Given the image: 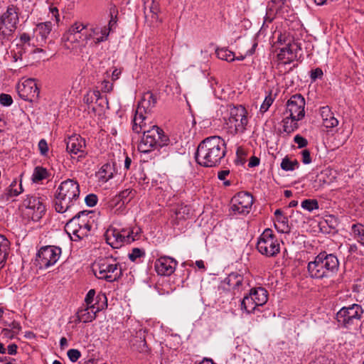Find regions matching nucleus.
<instances>
[{
	"mask_svg": "<svg viewBox=\"0 0 364 364\" xmlns=\"http://www.w3.org/2000/svg\"><path fill=\"white\" fill-rule=\"evenodd\" d=\"M100 311L99 307L96 308L95 305H91L79 309L77 312V317L78 321L81 322L89 323L95 319L96 314Z\"/></svg>",
	"mask_w": 364,
	"mask_h": 364,
	"instance_id": "obj_22",
	"label": "nucleus"
},
{
	"mask_svg": "<svg viewBox=\"0 0 364 364\" xmlns=\"http://www.w3.org/2000/svg\"><path fill=\"white\" fill-rule=\"evenodd\" d=\"M22 207L26 208V214L35 221L41 219L46 211L42 199L36 196H27L22 203Z\"/></svg>",
	"mask_w": 364,
	"mask_h": 364,
	"instance_id": "obj_12",
	"label": "nucleus"
},
{
	"mask_svg": "<svg viewBox=\"0 0 364 364\" xmlns=\"http://www.w3.org/2000/svg\"><path fill=\"white\" fill-rule=\"evenodd\" d=\"M338 124V120L334 117L333 114L323 122V125L326 128H333L337 127Z\"/></svg>",
	"mask_w": 364,
	"mask_h": 364,
	"instance_id": "obj_45",
	"label": "nucleus"
},
{
	"mask_svg": "<svg viewBox=\"0 0 364 364\" xmlns=\"http://www.w3.org/2000/svg\"><path fill=\"white\" fill-rule=\"evenodd\" d=\"M175 214L177 219L185 220L188 217L190 214V208L186 205L180 206L178 208H176Z\"/></svg>",
	"mask_w": 364,
	"mask_h": 364,
	"instance_id": "obj_40",
	"label": "nucleus"
},
{
	"mask_svg": "<svg viewBox=\"0 0 364 364\" xmlns=\"http://www.w3.org/2000/svg\"><path fill=\"white\" fill-rule=\"evenodd\" d=\"M229 174H230L229 170H222V171H218V178L220 181H225L226 176H228Z\"/></svg>",
	"mask_w": 364,
	"mask_h": 364,
	"instance_id": "obj_63",
	"label": "nucleus"
},
{
	"mask_svg": "<svg viewBox=\"0 0 364 364\" xmlns=\"http://www.w3.org/2000/svg\"><path fill=\"white\" fill-rule=\"evenodd\" d=\"M67 355L70 360L73 363L76 362L81 356L80 352L77 349H70Z\"/></svg>",
	"mask_w": 364,
	"mask_h": 364,
	"instance_id": "obj_48",
	"label": "nucleus"
},
{
	"mask_svg": "<svg viewBox=\"0 0 364 364\" xmlns=\"http://www.w3.org/2000/svg\"><path fill=\"white\" fill-rule=\"evenodd\" d=\"M299 120L292 119L289 115L282 119L283 130L287 134H291L299 128L298 122Z\"/></svg>",
	"mask_w": 364,
	"mask_h": 364,
	"instance_id": "obj_30",
	"label": "nucleus"
},
{
	"mask_svg": "<svg viewBox=\"0 0 364 364\" xmlns=\"http://www.w3.org/2000/svg\"><path fill=\"white\" fill-rule=\"evenodd\" d=\"M85 35V40L86 42L88 40H92L95 45H97L101 42L105 41L109 36V31L107 26L99 27L96 26L91 28L89 31H86L82 33Z\"/></svg>",
	"mask_w": 364,
	"mask_h": 364,
	"instance_id": "obj_20",
	"label": "nucleus"
},
{
	"mask_svg": "<svg viewBox=\"0 0 364 364\" xmlns=\"http://www.w3.org/2000/svg\"><path fill=\"white\" fill-rule=\"evenodd\" d=\"M53 26L50 21H46L44 23H41L37 25L35 33L36 34V37L39 36L41 37V41H45L48 35L50 34L52 30Z\"/></svg>",
	"mask_w": 364,
	"mask_h": 364,
	"instance_id": "obj_27",
	"label": "nucleus"
},
{
	"mask_svg": "<svg viewBox=\"0 0 364 364\" xmlns=\"http://www.w3.org/2000/svg\"><path fill=\"white\" fill-rule=\"evenodd\" d=\"M38 149L42 155L45 156L48 151V144L45 139H41L38 142Z\"/></svg>",
	"mask_w": 364,
	"mask_h": 364,
	"instance_id": "obj_56",
	"label": "nucleus"
},
{
	"mask_svg": "<svg viewBox=\"0 0 364 364\" xmlns=\"http://www.w3.org/2000/svg\"><path fill=\"white\" fill-rule=\"evenodd\" d=\"M277 220L281 225L280 231L282 232H289L290 228L288 225V218L287 217H285V216L279 217V218H277Z\"/></svg>",
	"mask_w": 364,
	"mask_h": 364,
	"instance_id": "obj_44",
	"label": "nucleus"
},
{
	"mask_svg": "<svg viewBox=\"0 0 364 364\" xmlns=\"http://www.w3.org/2000/svg\"><path fill=\"white\" fill-rule=\"evenodd\" d=\"M86 29V26L80 23H75L69 28L67 33L63 36V39L70 40L72 37L75 38L77 36L79 38L81 37L80 34Z\"/></svg>",
	"mask_w": 364,
	"mask_h": 364,
	"instance_id": "obj_29",
	"label": "nucleus"
},
{
	"mask_svg": "<svg viewBox=\"0 0 364 364\" xmlns=\"http://www.w3.org/2000/svg\"><path fill=\"white\" fill-rule=\"evenodd\" d=\"M135 191L132 189L127 188L122 191H121L118 197L119 200L122 201V204L129 203L132 198H133L135 196Z\"/></svg>",
	"mask_w": 364,
	"mask_h": 364,
	"instance_id": "obj_37",
	"label": "nucleus"
},
{
	"mask_svg": "<svg viewBox=\"0 0 364 364\" xmlns=\"http://www.w3.org/2000/svg\"><path fill=\"white\" fill-rule=\"evenodd\" d=\"M9 245V241L4 235H0V264H2L6 259Z\"/></svg>",
	"mask_w": 364,
	"mask_h": 364,
	"instance_id": "obj_32",
	"label": "nucleus"
},
{
	"mask_svg": "<svg viewBox=\"0 0 364 364\" xmlns=\"http://www.w3.org/2000/svg\"><path fill=\"white\" fill-rule=\"evenodd\" d=\"M132 229L109 227L105 232V239L112 248H119L124 244H130L136 240Z\"/></svg>",
	"mask_w": 364,
	"mask_h": 364,
	"instance_id": "obj_9",
	"label": "nucleus"
},
{
	"mask_svg": "<svg viewBox=\"0 0 364 364\" xmlns=\"http://www.w3.org/2000/svg\"><path fill=\"white\" fill-rule=\"evenodd\" d=\"M17 91L19 97L26 101L33 102L38 99L39 88L36 80L28 78L17 85Z\"/></svg>",
	"mask_w": 364,
	"mask_h": 364,
	"instance_id": "obj_16",
	"label": "nucleus"
},
{
	"mask_svg": "<svg viewBox=\"0 0 364 364\" xmlns=\"http://www.w3.org/2000/svg\"><path fill=\"white\" fill-rule=\"evenodd\" d=\"M339 260L333 254L321 252L309 262L307 271L311 278L318 280L333 278L339 270Z\"/></svg>",
	"mask_w": 364,
	"mask_h": 364,
	"instance_id": "obj_2",
	"label": "nucleus"
},
{
	"mask_svg": "<svg viewBox=\"0 0 364 364\" xmlns=\"http://www.w3.org/2000/svg\"><path fill=\"white\" fill-rule=\"evenodd\" d=\"M17 186H18V183L16 180L12 181V183L9 186V188L7 191H8L7 194L9 196H11H11H17L22 192L23 188H22L21 183H20L18 184V187H17Z\"/></svg>",
	"mask_w": 364,
	"mask_h": 364,
	"instance_id": "obj_39",
	"label": "nucleus"
},
{
	"mask_svg": "<svg viewBox=\"0 0 364 364\" xmlns=\"http://www.w3.org/2000/svg\"><path fill=\"white\" fill-rule=\"evenodd\" d=\"M85 141L78 134H74L66 140V149L70 154H80L79 157L85 156Z\"/></svg>",
	"mask_w": 364,
	"mask_h": 364,
	"instance_id": "obj_19",
	"label": "nucleus"
},
{
	"mask_svg": "<svg viewBox=\"0 0 364 364\" xmlns=\"http://www.w3.org/2000/svg\"><path fill=\"white\" fill-rule=\"evenodd\" d=\"M259 161H260L259 158L253 156L250 159L248 166L250 168L255 167L259 164Z\"/></svg>",
	"mask_w": 364,
	"mask_h": 364,
	"instance_id": "obj_62",
	"label": "nucleus"
},
{
	"mask_svg": "<svg viewBox=\"0 0 364 364\" xmlns=\"http://www.w3.org/2000/svg\"><path fill=\"white\" fill-rule=\"evenodd\" d=\"M85 202L87 206L93 207L97 203V197L95 194H89L85 197Z\"/></svg>",
	"mask_w": 364,
	"mask_h": 364,
	"instance_id": "obj_52",
	"label": "nucleus"
},
{
	"mask_svg": "<svg viewBox=\"0 0 364 364\" xmlns=\"http://www.w3.org/2000/svg\"><path fill=\"white\" fill-rule=\"evenodd\" d=\"M144 112H142L141 116L140 114H138L137 109H136L135 114L133 119V124H132V130L137 134L141 133V132L146 131L144 129L145 123L144 122L146 119V116L144 115Z\"/></svg>",
	"mask_w": 364,
	"mask_h": 364,
	"instance_id": "obj_28",
	"label": "nucleus"
},
{
	"mask_svg": "<svg viewBox=\"0 0 364 364\" xmlns=\"http://www.w3.org/2000/svg\"><path fill=\"white\" fill-rule=\"evenodd\" d=\"M252 204L253 196L248 192H239L231 199V209L235 213H249Z\"/></svg>",
	"mask_w": 364,
	"mask_h": 364,
	"instance_id": "obj_14",
	"label": "nucleus"
},
{
	"mask_svg": "<svg viewBox=\"0 0 364 364\" xmlns=\"http://www.w3.org/2000/svg\"><path fill=\"white\" fill-rule=\"evenodd\" d=\"M116 13H117V11H115L114 9H112L110 11L111 19L109 21L108 27H107V28L109 31V33L111 31H112L116 26L117 21Z\"/></svg>",
	"mask_w": 364,
	"mask_h": 364,
	"instance_id": "obj_46",
	"label": "nucleus"
},
{
	"mask_svg": "<svg viewBox=\"0 0 364 364\" xmlns=\"http://www.w3.org/2000/svg\"><path fill=\"white\" fill-rule=\"evenodd\" d=\"M92 271L97 279L108 282H115L122 276L120 265L112 258H100L94 263Z\"/></svg>",
	"mask_w": 364,
	"mask_h": 364,
	"instance_id": "obj_5",
	"label": "nucleus"
},
{
	"mask_svg": "<svg viewBox=\"0 0 364 364\" xmlns=\"http://www.w3.org/2000/svg\"><path fill=\"white\" fill-rule=\"evenodd\" d=\"M216 55L218 58L226 60L228 62H232L235 60V54L233 52L227 48H220L216 50Z\"/></svg>",
	"mask_w": 364,
	"mask_h": 364,
	"instance_id": "obj_36",
	"label": "nucleus"
},
{
	"mask_svg": "<svg viewBox=\"0 0 364 364\" xmlns=\"http://www.w3.org/2000/svg\"><path fill=\"white\" fill-rule=\"evenodd\" d=\"M353 230L354 233L358 235L360 243L364 245V225H353Z\"/></svg>",
	"mask_w": 364,
	"mask_h": 364,
	"instance_id": "obj_43",
	"label": "nucleus"
},
{
	"mask_svg": "<svg viewBox=\"0 0 364 364\" xmlns=\"http://www.w3.org/2000/svg\"><path fill=\"white\" fill-rule=\"evenodd\" d=\"M274 100V99L273 98L272 93H269L267 96H266L263 103L260 106V112H266L269 109V107L272 105Z\"/></svg>",
	"mask_w": 364,
	"mask_h": 364,
	"instance_id": "obj_42",
	"label": "nucleus"
},
{
	"mask_svg": "<svg viewBox=\"0 0 364 364\" xmlns=\"http://www.w3.org/2000/svg\"><path fill=\"white\" fill-rule=\"evenodd\" d=\"M363 310L359 304H352L348 307H343L336 314V319L339 323L348 327L353 323L354 320L361 318Z\"/></svg>",
	"mask_w": 364,
	"mask_h": 364,
	"instance_id": "obj_10",
	"label": "nucleus"
},
{
	"mask_svg": "<svg viewBox=\"0 0 364 364\" xmlns=\"http://www.w3.org/2000/svg\"><path fill=\"white\" fill-rule=\"evenodd\" d=\"M252 298L256 304L263 306L268 300L267 291L263 287L254 288L250 290Z\"/></svg>",
	"mask_w": 364,
	"mask_h": 364,
	"instance_id": "obj_24",
	"label": "nucleus"
},
{
	"mask_svg": "<svg viewBox=\"0 0 364 364\" xmlns=\"http://www.w3.org/2000/svg\"><path fill=\"white\" fill-rule=\"evenodd\" d=\"M90 213L92 212L89 210L80 211L65 224V230L72 240L77 241L88 236L92 228L90 218H88Z\"/></svg>",
	"mask_w": 364,
	"mask_h": 364,
	"instance_id": "obj_4",
	"label": "nucleus"
},
{
	"mask_svg": "<svg viewBox=\"0 0 364 364\" xmlns=\"http://www.w3.org/2000/svg\"><path fill=\"white\" fill-rule=\"evenodd\" d=\"M294 141L298 145L299 149L304 148L308 145L307 139L299 134L294 136Z\"/></svg>",
	"mask_w": 364,
	"mask_h": 364,
	"instance_id": "obj_49",
	"label": "nucleus"
},
{
	"mask_svg": "<svg viewBox=\"0 0 364 364\" xmlns=\"http://www.w3.org/2000/svg\"><path fill=\"white\" fill-rule=\"evenodd\" d=\"M226 154V144L218 136H209L198 146L195 158L198 164L204 167L218 165Z\"/></svg>",
	"mask_w": 364,
	"mask_h": 364,
	"instance_id": "obj_1",
	"label": "nucleus"
},
{
	"mask_svg": "<svg viewBox=\"0 0 364 364\" xmlns=\"http://www.w3.org/2000/svg\"><path fill=\"white\" fill-rule=\"evenodd\" d=\"M288 11L289 6L287 4V0H271L268 3L264 21L271 23L276 15L283 16Z\"/></svg>",
	"mask_w": 364,
	"mask_h": 364,
	"instance_id": "obj_18",
	"label": "nucleus"
},
{
	"mask_svg": "<svg viewBox=\"0 0 364 364\" xmlns=\"http://www.w3.org/2000/svg\"><path fill=\"white\" fill-rule=\"evenodd\" d=\"M80 185L77 181L67 179L58 186L54 200L57 212L63 213L80 205Z\"/></svg>",
	"mask_w": 364,
	"mask_h": 364,
	"instance_id": "obj_3",
	"label": "nucleus"
},
{
	"mask_svg": "<svg viewBox=\"0 0 364 364\" xmlns=\"http://www.w3.org/2000/svg\"><path fill=\"white\" fill-rule=\"evenodd\" d=\"M257 249L262 255L269 257H275L280 252L279 242L270 228L265 229L259 237Z\"/></svg>",
	"mask_w": 364,
	"mask_h": 364,
	"instance_id": "obj_8",
	"label": "nucleus"
},
{
	"mask_svg": "<svg viewBox=\"0 0 364 364\" xmlns=\"http://www.w3.org/2000/svg\"><path fill=\"white\" fill-rule=\"evenodd\" d=\"M236 154L237 157V160L240 161L241 164H243L245 161V157L246 156V152L244 149L241 146L238 147L237 149Z\"/></svg>",
	"mask_w": 364,
	"mask_h": 364,
	"instance_id": "obj_57",
	"label": "nucleus"
},
{
	"mask_svg": "<svg viewBox=\"0 0 364 364\" xmlns=\"http://www.w3.org/2000/svg\"><path fill=\"white\" fill-rule=\"evenodd\" d=\"M247 112L242 105H230L228 109V117L225 118V126L228 132L233 135L242 134L248 124Z\"/></svg>",
	"mask_w": 364,
	"mask_h": 364,
	"instance_id": "obj_6",
	"label": "nucleus"
},
{
	"mask_svg": "<svg viewBox=\"0 0 364 364\" xmlns=\"http://www.w3.org/2000/svg\"><path fill=\"white\" fill-rule=\"evenodd\" d=\"M61 255V249L56 246L42 247L37 255V262L41 267L48 268L55 264Z\"/></svg>",
	"mask_w": 364,
	"mask_h": 364,
	"instance_id": "obj_13",
	"label": "nucleus"
},
{
	"mask_svg": "<svg viewBox=\"0 0 364 364\" xmlns=\"http://www.w3.org/2000/svg\"><path fill=\"white\" fill-rule=\"evenodd\" d=\"M0 103L4 106H10L13 103V99L10 95L2 93L0 95Z\"/></svg>",
	"mask_w": 364,
	"mask_h": 364,
	"instance_id": "obj_50",
	"label": "nucleus"
},
{
	"mask_svg": "<svg viewBox=\"0 0 364 364\" xmlns=\"http://www.w3.org/2000/svg\"><path fill=\"white\" fill-rule=\"evenodd\" d=\"M323 75V71L321 68H316L312 70L311 72V78L312 80H315L317 78L321 77Z\"/></svg>",
	"mask_w": 364,
	"mask_h": 364,
	"instance_id": "obj_61",
	"label": "nucleus"
},
{
	"mask_svg": "<svg viewBox=\"0 0 364 364\" xmlns=\"http://www.w3.org/2000/svg\"><path fill=\"white\" fill-rule=\"evenodd\" d=\"M177 262L169 257L161 256V276H170L176 270Z\"/></svg>",
	"mask_w": 364,
	"mask_h": 364,
	"instance_id": "obj_23",
	"label": "nucleus"
},
{
	"mask_svg": "<svg viewBox=\"0 0 364 364\" xmlns=\"http://www.w3.org/2000/svg\"><path fill=\"white\" fill-rule=\"evenodd\" d=\"M306 102L301 94H295L287 100L285 113L292 119L301 120L305 117Z\"/></svg>",
	"mask_w": 364,
	"mask_h": 364,
	"instance_id": "obj_11",
	"label": "nucleus"
},
{
	"mask_svg": "<svg viewBox=\"0 0 364 364\" xmlns=\"http://www.w3.org/2000/svg\"><path fill=\"white\" fill-rule=\"evenodd\" d=\"M113 89V85L107 80H103L102 82L101 90L103 92H109Z\"/></svg>",
	"mask_w": 364,
	"mask_h": 364,
	"instance_id": "obj_60",
	"label": "nucleus"
},
{
	"mask_svg": "<svg viewBox=\"0 0 364 364\" xmlns=\"http://www.w3.org/2000/svg\"><path fill=\"white\" fill-rule=\"evenodd\" d=\"M48 176V171L46 168L42 166H36L34 168L32 180L33 182H39L43 179H46Z\"/></svg>",
	"mask_w": 364,
	"mask_h": 364,
	"instance_id": "obj_34",
	"label": "nucleus"
},
{
	"mask_svg": "<svg viewBox=\"0 0 364 364\" xmlns=\"http://www.w3.org/2000/svg\"><path fill=\"white\" fill-rule=\"evenodd\" d=\"M176 143V139L174 137L169 129L165 127L164 129H161V149L164 147L168 148L170 151V147L173 146Z\"/></svg>",
	"mask_w": 364,
	"mask_h": 364,
	"instance_id": "obj_25",
	"label": "nucleus"
},
{
	"mask_svg": "<svg viewBox=\"0 0 364 364\" xmlns=\"http://www.w3.org/2000/svg\"><path fill=\"white\" fill-rule=\"evenodd\" d=\"M301 161L304 164H309L311 163L312 159L309 149H304L301 151Z\"/></svg>",
	"mask_w": 364,
	"mask_h": 364,
	"instance_id": "obj_51",
	"label": "nucleus"
},
{
	"mask_svg": "<svg viewBox=\"0 0 364 364\" xmlns=\"http://www.w3.org/2000/svg\"><path fill=\"white\" fill-rule=\"evenodd\" d=\"M174 154V150L172 146L170 147V151L168 148L164 147L162 149H161V156L164 159H168V158L170 156L171 154Z\"/></svg>",
	"mask_w": 364,
	"mask_h": 364,
	"instance_id": "obj_59",
	"label": "nucleus"
},
{
	"mask_svg": "<svg viewBox=\"0 0 364 364\" xmlns=\"http://www.w3.org/2000/svg\"><path fill=\"white\" fill-rule=\"evenodd\" d=\"M159 140V127L156 125L147 131H144V136L138 145V149L142 153H148L156 148Z\"/></svg>",
	"mask_w": 364,
	"mask_h": 364,
	"instance_id": "obj_15",
	"label": "nucleus"
},
{
	"mask_svg": "<svg viewBox=\"0 0 364 364\" xmlns=\"http://www.w3.org/2000/svg\"><path fill=\"white\" fill-rule=\"evenodd\" d=\"M281 168L285 171H294L299 167L297 160L291 161L287 156L284 157L281 163Z\"/></svg>",
	"mask_w": 364,
	"mask_h": 364,
	"instance_id": "obj_35",
	"label": "nucleus"
},
{
	"mask_svg": "<svg viewBox=\"0 0 364 364\" xmlns=\"http://www.w3.org/2000/svg\"><path fill=\"white\" fill-rule=\"evenodd\" d=\"M18 10L16 6L11 4L0 16V38L2 44L4 41H11L13 37L18 22Z\"/></svg>",
	"mask_w": 364,
	"mask_h": 364,
	"instance_id": "obj_7",
	"label": "nucleus"
},
{
	"mask_svg": "<svg viewBox=\"0 0 364 364\" xmlns=\"http://www.w3.org/2000/svg\"><path fill=\"white\" fill-rule=\"evenodd\" d=\"M18 346L15 343L10 344L8 346V353L9 355H16L17 353Z\"/></svg>",
	"mask_w": 364,
	"mask_h": 364,
	"instance_id": "obj_64",
	"label": "nucleus"
},
{
	"mask_svg": "<svg viewBox=\"0 0 364 364\" xmlns=\"http://www.w3.org/2000/svg\"><path fill=\"white\" fill-rule=\"evenodd\" d=\"M320 114L323 119V122L326 119H327L328 117H330L333 114L331 112V110L328 106L322 107L320 109Z\"/></svg>",
	"mask_w": 364,
	"mask_h": 364,
	"instance_id": "obj_53",
	"label": "nucleus"
},
{
	"mask_svg": "<svg viewBox=\"0 0 364 364\" xmlns=\"http://www.w3.org/2000/svg\"><path fill=\"white\" fill-rule=\"evenodd\" d=\"M49 11L51 14L50 18L52 19L54 18L55 22L58 23L60 21V15L58 8L52 5L49 7Z\"/></svg>",
	"mask_w": 364,
	"mask_h": 364,
	"instance_id": "obj_54",
	"label": "nucleus"
},
{
	"mask_svg": "<svg viewBox=\"0 0 364 364\" xmlns=\"http://www.w3.org/2000/svg\"><path fill=\"white\" fill-rule=\"evenodd\" d=\"M301 206L309 212L319 208L318 203L316 199H305L301 202Z\"/></svg>",
	"mask_w": 364,
	"mask_h": 364,
	"instance_id": "obj_38",
	"label": "nucleus"
},
{
	"mask_svg": "<svg viewBox=\"0 0 364 364\" xmlns=\"http://www.w3.org/2000/svg\"><path fill=\"white\" fill-rule=\"evenodd\" d=\"M224 282L232 289L239 290L243 282V277L237 272H232L225 279Z\"/></svg>",
	"mask_w": 364,
	"mask_h": 364,
	"instance_id": "obj_26",
	"label": "nucleus"
},
{
	"mask_svg": "<svg viewBox=\"0 0 364 364\" xmlns=\"http://www.w3.org/2000/svg\"><path fill=\"white\" fill-rule=\"evenodd\" d=\"M257 306L258 305L255 304L250 292L249 295H247L243 298L241 302L242 309L245 310L248 314L253 312Z\"/></svg>",
	"mask_w": 364,
	"mask_h": 364,
	"instance_id": "obj_33",
	"label": "nucleus"
},
{
	"mask_svg": "<svg viewBox=\"0 0 364 364\" xmlns=\"http://www.w3.org/2000/svg\"><path fill=\"white\" fill-rule=\"evenodd\" d=\"M114 168L110 164H105L98 172L99 178L106 182L113 177Z\"/></svg>",
	"mask_w": 364,
	"mask_h": 364,
	"instance_id": "obj_31",
	"label": "nucleus"
},
{
	"mask_svg": "<svg viewBox=\"0 0 364 364\" xmlns=\"http://www.w3.org/2000/svg\"><path fill=\"white\" fill-rule=\"evenodd\" d=\"M301 50L300 44L289 39L287 45L280 49L277 57L279 60H283L284 63L289 64L301 58V55L299 53Z\"/></svg>",
	"mask_w": 364,
	"mask_h": 364,
	"instance_id": "obj_17",
	"label": "nucleus"
},
{
	"mask_svg": "<svg viewBox=\"0 0 364 364\" xmlns=\"http://www.w3.org/2000/svg\"><path fill=\"white\" fill-rule=\"evenodd\" d=\"M309 364H332V360L324 355H320Z\"/></svg>",
	"mask_w": 364,
	"mask_h": 364,
	"instance_id": "obj_55",
	"label": "nucleus"
},
{
	"mask_svg": "<svg viewBox=\"0 0 364 364\" xmlns=\"http://www.w3.org/2000/svg\"><path fill=\"white\" fill-rule=\"evenodd\" d=\"M157 103V97L153 95L152 92H147L145 93L139 102L137 106V112L141 115L142 112L147 113L151 111V108L154 107Z\"/></svg>",
	"mask_w": 364,
	"mask_h": 364,
	"instance_id": "obj_21",
	"label": "nucleus"
},
{
	"mask_svg": "<svg viewBox=\"0 0 364 364\" xmlns=\"http://www.w3.org/2000/svg\"><path fill=\"white\" fill-rule=\"evenodd\" d=\"M144 255L145 252L142 249L135 247L129 253L128 257L132 262H136L137 259L144 257Z\"/></svg>",
	"mask_w": 364,
	"mask_h": 364,
	"instance_id": "obj_41",
	"label": "nucleus"
},
{
	"mask_svg": "<svg viewBox=\"0 0 364 364\" xmlns=\"http://www.w3.org/2000/svg\"><path fill=\"white\" fill-rule=\"evenodd\" d=\"M95 295V291L94 289H90L87 292V294L85 296V301L87 306L92 305V303L93 301Z\"/></svg>",
	"mask_w": 364,
	"mask_h": 364,
	"instance_id": "obj_58",
	"label": "nucleus"
},
{
	"mask_svg": "<svg viewBox=\"0 0 364 364\" xmlns=\"http://www.w3.org/2000/svg\"><path fill=\"white\" fill-rule=\"evenodd\" d=\"M31 38L28 33H23L20 36V42L23 46L24 51L27 50L28 47H30Z\"/></svg>",
	"mask_w": 364,
	"mask_h": 364,
	"instance_id": "obj_47",
	"label": "nucleus"
}]
</instances>
